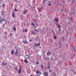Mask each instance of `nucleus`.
<instances>
[{
    "mask_svg": "<svg viewBox=\"0 0 76 76\" xmlns=\"http://www.w3.org/2000/svg\"><path fill=\"white\" fill-rule=\"evenodd\" d=\"M12 16L13 18H15V12L14 11H12Z\"/></svg>",
    "mask_w": 76,
    "mask_h": 76,
    "instance_id": "f257e3e1",
    "label": "nucleus"
},
{
    "mask_svg": "<svg viewBox=\"0 0 76 76\" xmlns=\"http://www.w3.org/2000/svg\"><path fill=\"white\" fill-rule=\"evenodd\" d=\"M2 65L3 66H6L7 65V64L6 62L4 63V62H2Z\"/></svg>",
    "mask_w": 76,
    "mask_h": 76,
    "instance_id": "f03ea898",
    "label": "nucleus"
},
{
    "mask_svg": "<svg viewBox=\"0 0 76 76\" xmlns=\"http://www.w3.org/2000/svg\"><path fill=\"white\" fill-rule=\"evenodd\" d=\"M40 45V43H38L37 44L36 43H35L34 44V46L35 47H37L39 46Z\"/></svg>",
    "mask_w": 76,
    "mask_h": 76,
    "instance_id": "7ed1b4c3",
    "label": "nucleus"
},
{
    "mask_svg": "<svg viewBox=\"0 0 76 76\" xmlns=\"http://www.w3.org/2000/svg\"><path fill=\"white\" fill-rule=\"evenodd\" d=\"M36 73L37 74H39V75L42 74V73H41L40 71H36Z\"/></svg>",
    "mask_w": 76,
    "mask_h": 76,
    "instance_id": "20e7f679",
    "label": "nucleus"
},
{
    "mask_svg": "<svg viewBox=\"0 0 76 76\" xmlns=\"http://www.w3.org/2000/svg\"><path fill=\"white\" fill-rule=\"evenodd\" d=\"M23 14L24 15H26L27 13H28V11L27 10H25L23 12Z\"/></svg>",
    "mask_w": 76,
    "mask_h": 76,
    "instance_id": "39448f33",
    "label": "nucleus"
},
{
    "mask_svg": "<svg viewBox=\"0 0 76 76\" xmlns=\"http://www.w3.org/2000/svg\"><path fill=\"white\" fill-rule=\"evenodd\" d=\"M23 43H24V44H28V42L25 40H23Z\"/></svg>",
    "mask_w": 76,
    "mask_h": 76,
    "instance_id": "423d86ee",
    "label": "nucleus"
},
{
    "mask_svg": "<svg viewBox=\"0 0 76 76\" xmlns=\"http://www.w3.org/2000/svg\"><path fill=\"white\" fill-rule=\"evenodd\" d=\"M17 53H18V49H16V51L15 54V55H16V56H18V54H17Z\"/></svg>",
    "mask_w": 76,
    "mask_h": 76,
    "instance_id": "0eeeda50",
    "label": "nucleus"
},
{
    "mask_svg": "<svg viewBox=\"0 0 76 76\" xmlns=\"http://www.w3.org/2000/svg\"><path fill=\"white\" fill-rule=\"evenodd\" d=\"M2 21H5V22H6V20H5V19L4 18H3V20H2L0 21V23L2 24Z\"/></svg>",
    "mask_w": 76,
    "mask_h": 76,
    "instance_id": "6e6552de",
    "label": "nucleus"
},
{
    "mask_svg": "<svg viewBox=\"0 0 76 76\" xmlns=\"http://www.w3.org/2000/svg\"><path fill=\"white\" fill-rule=\"evenodd\" d=\"M43 74L45 76H48V72H45V74L44 73Z\"/></svg>",
    "mask_w": 76,
    "mask_h": 76,
    "instance_id": "1a4fd4ad",
    "label": "nucleus"
},
{
    "mask_svg": "<svg viewBox=\"0 0 76 76\" xmlns=\"http://www.w3.org/2000/svg\"><path fill=\"white\" fill-rule=\"evenodd\" d=\"M54 20H55L56 22H59L58 19L57 18H56L54 19Z\"/></svg>",
    "mask_w": 76,
    "mask_h": 76,
    "instance_id": "9d476101",
    "label": "nucleus"
},
{
    "mask_svg": "<svg viewBox=\"0 0 76 76\" xmlns=\"http://www.w3.org/2000/svg\"><path fill=\"white\" fill-rule=\"evenodd\" d=\"M24 61L26 63H29L28 61V60L26 59H25Z\"/></svg>",
    "mask_w": 76,
    "mask_h": 76,
    "instance_id": "9b49d317",
    "label": "nucleus"
},
{
    "mask_svg": "<svg viewBox=\"0 0 76 76\" xmlns=\"http://www.w3.org/2000/svg\"><path fill=\"white\" fill-rule=\"evenodd\" d=\"M48 53H47V56H48V55L49 56H50V55H51V53H50V51H48Z\"/></svg>",
    "mask_w": 76,
    "mask_h": 76,
    "instance_id": "f8f14e48",
    "label": "nucleus"
},
{
    "mask_svg": "<svg viewBox=\"0 0 76 76\" xmlns=\"http://www.w3.org/2000/svg\"><path fill=\"white\" fill-rule=\"evenodd\" d=\"M4 10H2L1 12V15L3 16V15H4Z\"/></svg>",
    "mask_w": 76,
    "mask_h": 76,
    "instance_id": "ddd939ff",
    "label": "nucleus"
},
{
    "mask_svg": "<svg viewBox=\"0 0 76 76\" xmlns=\"http://www.w3.org/2000/svg\"><path fill=\"white\" fill-rule=\"evenodd\" d=\"M40 66L42 69H44V65H43L41 64V65H40Z\"/></svg>",
    "mask_w": 76,
    "mask_h": 76,
    "instance_id": "4468645a",
    "label": "nucleus"
},
{
    "mask_svg": "<svg viewBox=\"0 0 76 76\" xmlns=\"http://www.w3.org/2000/svg\"><path fill=\"white\" fill-rule=\"evenodd\" d=\"M14 53V50H12L11 52V54H13V53Z\"/></svg>",
    "mask_w": 76,
    "mask_h": 76,
    "instance_id": "2eb2a0df",
    "label": "nucleus"
},
{
    "mask_svg": "<svg viewBox=\"0 0 76 76\" xmlns=\"http://www.w3.org/2000/svg\"><path fill=\"white\" fill-rule=\"evenodd\" d=\"M18 73H21V69H19V71H18Z\"/></svg>",
    "mask_w": 76,
    "mask_h": 76,
    "instance_id": "dca6fc26",
    "label": "nucleus"
},
{
    "mask_svg": "<svg viewBox=\"0 0 76 76\" xmlns=\"http://www.w3.org/2000/svg\"><path fill=\"white\" fill-rule=\"evenodd\" d=\"M31 25L32 26H35V25H34V23H32L31 24Z\"/></svg>",
    "mask_w": 76,
    "mask_h": 76,
    "instance_id": "f3484780",
    "label": "nucleus"
},
{
    "mask_svg": "<svg viewBox=\"0 0 76 76\" xmlns=\"http://www.w3.org/2000/svg\"><path fill=\"white\" fill-rule=\"evenodd\" d=\"M14 69L15 70H18V68L17 67H15Z\"/></svg>",
    "mask_w": 76,
    "mask_h": 76,
    "instance_id": "a211bd4d",
    "label": "nucleus"
},
{
    "mask_svg": "<svg viewBox=\"0 0 76 76\" xmlns=\"http://www.w3.org/2000/svg\"><path fill=\"white\" fill-rule=\"evenodd\" d=\"M13 29L14 31H16V27H13Z\"/></svg>",
    "mask_w": 76,
    "mask_h": 76,
    "instance_id": "6ab92c4d",
    "label": "nucleus"
},
{
    "mask_svg": "<svg viewBox=\"0 0 76 76\" xmlns=\"http://www.w3.org/2000/svg\"><path fill=\"white\" fill-rule=\"evenodd\" d=\"M45 0H43L42 2L43 4H45Z\"/></svg>",
    "mask_w": 76,
    "mask_h": 76,
    "instance_id": "aec40b11",
    "label": "nucleus"
},
{
    "mask_svg": "<svg viewBox=\"0 0 76 76\" xmlns=\"http://www.w3.org/2000/svg\"><path fill=\"white\" fill-rule=\"evenodd\" d=\"M48 68L50 69V65H48Z\"/></svg>",
    "mask_w": 76,
    "mask_h": 76,
    "instance_id": "412c9836",
    "label": "nucleus"
},
{
    "mask_svg": "<svg viewBox=\"0 0 76 76\" xmlns=\"http://www.w3.org/2000/svg\"><path fill=\"white\" fill-rule=\"evenodd\" d=\"M35 31H36V32H39V30L38 29H35Z\"/></svg>",
    "mask_w": 76,
    "mask_h": 76,
    "instance_id": "4be33fe9",
    "label": "nucleus"
},
{
    "mask_svg": "<svg viewBox=\"0 0 76 76\" xmlns=\"http://www.w3.org/2000/svg\"><path fill=\"white\" fill-rule=\"evenodd\" d=\"M28 58H31V56H30L28 55Z\"/></svg>",
    "mask_w": 76,
    "mask_h": 76,
    "instance_id": "5701e85b",
    "label": "nucleus"
},
{
    "mask_svg": "<svg viewBox=\"0 0 76 76\" xmlns=\"http://www.w3.org/2000/svg\"><path fill=\"white\" fill-rule=\"evenodd\" d=\"M4 35H7V32H5Z\"/></svg>",
    "mask_w": 76,
    "mask_h": 76,
    "instance_id": "b1692460",
    "label": "nucleus"
},
{
    "mask_svg": "<svg viewBox=\"0 0 76 76\" xmlns=\"http://www.w3.org/2000/svg\"><path fill=\"white\" fill-rule=\"evenodd\" d=\"M2 7H5V4H3L2 5Z\"/></svg>",
    "mask_w": 76,
    "mask_h": 76,
    "instance_id": "393cba45",
    "label": "nucleus"
},
{
    "mask_svg": "<svg viewBox=\"0 0 76 76\" xmlns=\"http://www.w3.org/2000/svg\"><path fill=\"white\" fill-rule=\"evenodd\" d=\"M14 10H15V12H18V10L16 8L14 9Z\"/></svg>",
    "mask_w": 76,
    "mask_h": 76,
    "instance_id": "a878e982",
    "label": "nucleus"
},
{
    "mask_svg": "<svg viewBox=\"0 0 76 76\" xmlns=\"http://www.w3.org/2000/svg\"><path fill=\"white\" fill-rule=\"evenodd\" d=\"M38 10L40 12H41V10L40 9H39Z\"/></svg>",
    "mask_w": 76,
    "mask_h": 76,
    "instance_id": "bb28decb",
    "label": "nucleus"
},
{
    "mask_svg": "<svg viewBox=\"0 0 76 76\" xmlns=\"http://www.w3.org/2000/svg\"><path fill=\"white\" fill-rule=\"evenodd\" d=\"M52 33L53 34H54V31L53 30H52Z\"/></svg>",
    "mask_w": 76,
    "mask_h": 76,
    "instance_id": "cd10ccee",
    "label": "nucleus"
},
{
    "mask_svg": "<svg viewBox=\"0 0 76 76\" xmlns=\"http://www.w3.org/2000/svg\"><path fill=\"white\" fill-rule=\"evenodd\" d=\"M51 4H48V6H51Z\"/></svg>",
    "mask_w": 76,
    "mask_h": 76,
    "instance_id": "c85d7f7f",
    "label": "nucleus"
},
{
    "mask_svg": "<svg viewBox=\"0 0 76 76\" xmlns=\"http://www.w3.org/2000/svg\"><path fill=\"white\" fill-rule=\"evenodd\" d=\"M57 38V37L56 36H55V37H54V39H56Z\"/></svg>",
    "mask_w": 76,
    "mask_h": 76,
    "instance_id": "c756f323",
    "label": "nucleus"
},
{
    "mask_svg": "<svg viewBox=\"0 0 76 76\" xmlns=\"http://www.w3.org/2000/svg\"><path fill=\"white\" fill-rule=\"evenodd\" d=\"M31 34H34V35H35V33H34L32 32L31 33Z\"/></svg>",
    "mask_w": 76,
    "mask_h": 76,
    "instance_id": "7c9ffc66",
    "label": "nucleus"
},
{
    "mask_svg": "<svg viewBox=\"0 0 76 76\" xmlns=\"http://www.w3.org/2000/svg\"><path fill=\"white\" fill-rule=\"evenodd\" d=\"M21 67H22V66H20V68H19V69H21Z\"/></svg>",
    "mask_w": 76,
    "mask_h": 76,
    "instance_id": "2f4dec72",
    "label": "nucleus"
},
{
    "mask_svg": "<svg viewBox=\"0 0 76 76\" xmlns=\"http://www.w3.org/2000/svg\"><path fill=\"white\" fill-rule=\"evenodd\" d=\"M29 42H31V41H32V39H31L29 40Z\"/></svg>",
    "mask_w": 76,
    "mask_h": 76,
    "instance_id": "473e14b6",
    "label": "nucleus"
},
{
    "mask_svg": "<svg viewBox=\"0 0 76 76\" xmlns=\"http://www.w3.org/2000/svg\"><path fill=\"white\" fill-rule=\"evenodd\" d=\"M58 28H60V27H61V26H60V25L58 26Z\"/></svg>",
    "mask_w": 76,
    "mask_h": 76,
    "instance_id": "72a5a7b5",
    "label": "nucleus"
},
{
    "mask_svg": "<svg viewBox=\"0 0 76 76\" xmlns=\"http://www.w3.org/2000/svg\"><path fill=\"white\" fill-rule=\"evenodd\" d=\"M45 60H48V58H45Z\"/></svg>",
    "mask_w": 76,
    "mask_h": 76,
    "instance_id": "f704fd0d",
    "label": "nucleus"
},
{
    "mask_svg": "<svg viewBox=\"0 0 76 76\" xmlns=\"http://www.w3.org/2000/svg\"><path fill=\"white\" fill-rule=\"evenodd\" d=\"M36 64H38V62H36Z\"/></svg>",
    "mask_w": 76,
    "mask_h": 76,
    "instance_id": "c9c22d12",
    "label": "nucleus"
},
{
    "mask_svg": "<svg viewBox=\"0 0 76 76\" xmlns=\"http://www.w3.org/2000/svg\"><path fill=\"white\" fill-rule=\"evenodd\" d=\"M15 49H16V48H17V47L15 46Z\"/></svg>",
    "mask_w": 76,
    "mask_h": 76,
    "instance_id": "e433bc0d",
    "label": "nucleus"
},
{
    "mask_svg": "<svg viewBox=\"0 0 76 76\" xmlns=\"http://www.w3.org/2000/svg\"><path fill=\"white\" fill-rule=\"evenodd\" d=\"M27 29H26L25 30V32H27Z\"/></svg>",
    "mask_w": 76,
    "mask_h": 76,
    "instance_id": "4c0bfd02",
    "label": "nucleus"
},
{
    "mask_svg": "<svg viewBox=\"0 0 76 76\" xmlns=\"http://www.w3.org/2000/svg\"><path fill=\"white\" fill-rule=\"evenodd\" d=\"M49 71L50 72H51V70H49Z\"/></svg>",
    "mask_w": 76,
    "mask_h": 76,
    "instance_id": "58836bf2",
    "label": "nucleus"
},
{
    "mask_svg": "<svg viewBox=\"0 0 76 76\" xmlns=\"http://www.w3.org/2000/svg\"><path fill=\"white\" fill-rule=\"evenodd\" d=\"M0 19H2V18H1H1H0Z\"/></svg>",
    "mask_w": 76,
    "mask_h": 76,
    "instance_id": "ea45409f",
    "label": "nucleus"
},
{
    "mask_svg": "<svg viewBox=\"0 0 76 76\" xmlns=\"http://www.w3.org/2000/svg\"><path fill=\"white\" fill-rule=\"evenodd\" d=\"M61 11L62 12V11H63V10H61Z\"/></svg>",
    "mask_w": 76,
    "mask_h": 76,
    "instance_id": "a19ab883",
    "label": "nucleus"
},
{
    "mask_svg": "<svg viewBox=\"0 0 76 76\" xmlns=\"http://www.w3.org/2000/svg\"><path fill=\"white\" fill-rule=\"evenodd\" d=\"M3 26H5V25H4V24H3Z\"/></svg>",
    "mask_w": 76,
    "mask_h": 76,
    "instance_id": "79ce46f5",
    "label": "nucleus"
},
{
    "mask_svg": "<svg viewBox=\"0 0 76 76\" xmlns=\"http://www.w3.org/2000/svg\"><path fill=\"white\" fill-rule=\"evenodd\" d=\"M59 44H61V42H59Z\"/></svg>",
    "mask_w": 76,
    "mask_h": 76,
    "instance_id": "37998d69",
    "label": "nucleus"
},
{
    "mask_svg": "<svg viewBox=\"0 0 76 76\" xmlns=\"http://www.w3.org/2000/svg\"><path fill=\"white\" fill-rule=\"evenodd\" d=\"M51 1H49V3H51Z\"/></svg>",
    "mask_w": 76,
    "mask_h": 76,
    "instance_id": "c03bdc74",
    "label": "nucleus"
},
{
    "mask_svg": "<svg viewBox=\"0 0 76 76\" xmlns=\"http://www.w3.org/2000/svg\"><path fill=\"white\" fill-rule=\"evenodd\" d=\"M68 20H69V18H68Z\"/></svg>",
    "mask_w": 76,
    "mask_h": 76,
    "instance_id": "a18cd8bd",
    "label": "nucleus"
},
{
    "mask_svg": "<svg viewBox=\"0 0 76 76\" xmlns=\"http://www.w3.org/2000/svg\"><path fill=\"white\" fill-rule=\"evenodd\" d=\"M37 76H39V75H37Z\"/></svg>",
    "mask_w": 76,
    "mask_h": 76,
    "instance_id": "49530a36",
    "label": "nucleus"
},
{
    "mask_svg": "<svg viewBox=\"0 0 76 76\" xmlns=\"http://www.w3.org/2000/svg\"><path fill=\"white\" fill-rule=\"evenodd\" d=\"M48 58L49 59H49V58L48 57Z\"/></svg>",
    "mask_w": 76,
    "mask_h": 76,
    "instance_id": "de8ad7c7",
    "label": "nucleus"
},
{
    "mask_svg": "<svg viewBox=\"0 0 76 76\" xmlns=\"http://www.w3.org/2000/svg\"><path fill=\"white\" fill-rule=\"evenodd\" d=\"M6 38H7V37H6Z\"/></svg>",
    "mask_w": 76,
    "mask_h": 76,
    "instance_id": "09e8293b",
    "label": "nucleus"
},
{
    "mask_svg": "<svg viewBox=\"0 0 76 76\" xmlns=\"http://www.w3.org/2000/svg\"><path fill=\"white\" fill-rule=\"evenodd\" d=\"M34 8H35V7H34Z\"/></svg>",
    "mask_w": 76,
    "mask_h": 76,
    "instance_id": "8fccbe9b",
    "label": "nucleus"
},
{
    "mask_svg": "<svg viewBox=\"0 0 76 76\" xmlns=\"http://www.w3.org/2000/svg\"><path fill=\"white\" fill-rule=\"evenodd\" d=\"M59 30H60V29H59Z\"/></svg>",
    "mask_w": 76,
    "mask_h": 76,
    "instance_id": "3c124183",
    "label": "nucleus"
}]
</instances>
